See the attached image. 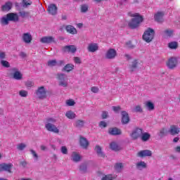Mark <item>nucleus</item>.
<instances>
[{"label": "nucleus", "mask_w": 180, "mask_h": 180, "mask_svg": "<svg viewBox=\"0 0 180 180\" xmlns=\"http://www.w3.org/2000/svg\"><path fill=\"white\" fill-rule=\"evenodd\" d=\"M9 22H19V15L16 13H9L7 15L3 16L1 19V23L4 26H8Z\"/></svg>", "instance_id": "nucleus-1"}, {"label": "nucleus", "mask_w": 180, "mask_h": 180, "mask_svg": "<svg viewBox=\"0 0 180 180\" xmlns=\"http://www.w3.org/2000/svg\"><path fill=\"white\" fill-rule=\"evenodd\" d=\"M133 18L128 22L129 29H137L140 26V23L143 22V16L139 13L133 14Z\"/></svg>", "instance_id": "nucleus-2"}, {"label": "nucleus", "mask_w": 180, "mask_h": 180, "mask_svg": "<svg viewBox=\"0 0 180 180\" xmlns=\"http://www.w3.org/2000/svg\"><path fill=\"white\" fill-rule=\"evenodd\" d=\"M154 34H155L154 30L152 28H148L143 35V39L146 41V43H150L152 41L153 39H154Z\"/></svg>", "instance_id": "nucleus-3"}, {"label": "nucleus", "mask_w": 180, "mask_h": 180, "mask_svg": "<svg viewBox=\"0 0 180 180\" xmlns=\"http://www.w3.org/2000/svg\"><path fill=\"white\" fill-rule=\"evenodd\" d=\"M56 78L59 81L58 85L60 86H63L64 88H67V86H68V82L65 79V74L58 73L56 75Z\"/></svg>", "instance_id": "nucleus-4"}, {"label": "nucleus", "mask_w": 180, "mask_h": 180, "mask_svg": "<svg viewBox=\"0 0 180 180\" xmlns=\"http://www.w3.org/2000/svg\"><path fill=\"white\" fill-rule=\"evenodd\" d=\"M141 134H143V129L136 127L130 134V137L132 140L135 141L138 140V139H141Z\"/></svg>", "instance_id": "nucleus-5"}, {"label": "nucleus", "mask_w": 180, "mask_h": 180, "mask_svg": "<svg viewBox=\"0 0 180 180\" xmlns=\"http://www.w3.org/2000/svg\"><path fill=\"white\" fill-rule=\"evenodd\" d=\"M12 168H13V165L12 163H1L0 164V172H8V174H12Z\"/></svg>", "instance_id": "nucleus-6"}, {"label": "nucleus", "mask_w": 180, "mask_h": 180, "mask_svg": "<svg viewBox=\"0 0 180 180\" xmlns=\"http://www.w3.org/2000/svg\"><path fill=\"white\" fill-rule=\"evenodd\" d=\"M37 96L39 99H46L47 98V91H46V89L44 86H40L36 91Z\"/></svg>", "instance_id": "nucleus-7"}, {"label": "nucleus", "mask_w": 180, "mask_h": 180, "mask_svg": "<svg viewBox=\"0 0 180 180\" xmlns=\"http://www.w3.org/2000/svg\"><path fill=\"white\" fill-rule=\"evenodd\" d=\"M12 74L11 76L13 77V79H16L17 81H20V79H23V75L20 71H19V69L16 68H13L11 69Z\"/></svg>", "instance_id": "nucleus-8"}, {"label": "nucleus", "mask_w": 180, "mask_h": 180, "mask_svg": "<svg viewBox=\"0 0 180 180\" xmlns=\"http://www.w3.org/2000/svg\"><path fill=\"white\" fill-rule=\"evenodd\" d=\"M121 123L122 124H129L130 123V116L127 111H121Z\"/></svg>", "instance_id": "nucleus-9"}, {"label": "nucleus", "mask_w": 180, "mask_h": 180, "mask_svg": "<svg viewBox=\"0 0 180 180\" xmlns=\"http://www.w3.org/2000/svg\"><path fill=\"white\" fill-rule=\"evenodd\" d=\"M116 56H117V52L116 51V49H110L107 51L105 53V58H107L108 60H113V58H116Z\"/></svg>", "instance_id": "nucleus-10"}, {"label": "nucleus", "mask_w": 180, "mask_h": 180, "mask_svg": "<svg viewBox=\"0 0 180 180\" xmlns=\"http://www.w3.org/2000/svg\"><path fill=\"white\" fill-rule=\"evenodd\" d=\"M45 128L48 131H51L52 133H60V129L56 127L53 124L46 123L45 124Z\"/></svg>", "instance_id": "nucleus-11"}, {"label": "nucleus", "mask_w": 180, "mask_h": 180, "mask_svg": "<svg viewBox=\"0 0 180 180\" xmlns=\"http://www.w3.org/2000/svg\"><path fill=\"white\" fill-rule=\"evenodd\" d=\"M178 65V60L175 58H171L169 59L168 62L167 63V65L169 70H174V68H176Z\"/></svg>", "instance_id": "nucleus-12"}, {"label": "nucleus", "mask_w": 180, "mask_h": 180, "mask_svg": "<svg viewBox=\"0 0 180 180\" xmlns=\"http://www.w3.org/2000/svg\"><path fill=\"white\" fill-rule=\"evenodd\" d=\"M41 43H44V44H50L51 43H56V39L53 37H43L40 39Z\"/></svg>", "instance_id": "nucleus-13"}, {"label": "nucleus", "mask_w": 180, "mask_h": 180, "mask_svg": "<svg viewBox=\"0 0 180 180\" xmlns=\"http://www.w3.org/2000/svg\"><path fill=\"white\" fill-rule=\"evenodd\" d=\"M108 134L110 136H120L122 135V129L117 127H111L108 129Z\"/></svg>", "instance_id": "nucleus-14"}, {"label": "nucleus", "mask_w": 180, "mask_h": 180, "mask_svg": "<svg viewBox=\"0 0 180 180\" xmlns=\"http://www.w3.org/2000/svg\"><path fill=\"white\" fill-rule=\"evenodd\" d=\"M153 155V152L150 150H141L137 153V157L141 158H144V157H151Z\"/></svg>", "instance_id": "nucleus-15"}, {"label": "nucleus", "mask_w": 180, "mask_h": 180, "mask_svg": "<svg viewBox=\"0 0 180 180\" xmlns=\"http://www.w3.org/2000/svg\"><path fill=\"white\" fill-rule=\"evenodd\" d=\"M168 133H169L171 136H176V134H179L180 129L176 125H172L170 126Z\"/></svg>", "instance_id": "nucleus-16"}, {"label": "nucleus", "mask_w": 180, "mask_h": 180, "mask_svg": "<svg viewBox=\"0 0 180 180\" xmlns=\"http://www.w3.org/2000/svg\"><path fill=\"white\" fill-rule=\"evenodd\" d=\"M22 41L26 43V44L32 43V40H33V37H32V34H30V32L24 33L22 34Z\"/></svg>", "instance_id": "nucleus-17"}, {"label": "nucleus", "mask_w": 180, "mask_h": 180, "mask_svg": "<svg viewBox=\"0 0 180 180\" xmlns=\"http://www.w3.org/2000/svg\"><path fill=\"white\" fill-rule=\"evenodd\" d=\"M77 51V47L74 45L65 46L63 48V53H75Z\"/></svg>", "instance_id": "nucleus-18"}, {"label": "nucleus", "mask_w": 180, "mask_h": 180, "mask_svg": "<svg viewBox=\"0 0 180 180\" xmlns=\"http://www.w3.org/2000/svg\"><path fill=\"white\" fill-rule=\"evenodd\" d=\"M154 19L158 23H162L164 22V12L159 11L154 15Z\"/></svg>", "instance_id": "nucleus-19"}, {"label": "nucleus", "mask_w": 180, "mask_h": 180, "mask_svg": "<svg viewBox=\"0 0 180 180\" xmlns=\"http://www.w3.org/2000/svg\"><path fill=\"white\" fill-rule=\"evenodd\" d=\"M87 50L90 53H95V51H98V50H99V46H98V44L91 43L89 44Z\"/></svg>", "instance_id": "nucleus-20"}, {"label": "nucleus", "mask_w": 180, "mask_h": 180, "mask_svg": "<svg viewBox=\"0 0 180 180\" xmlns=\"http://www.w3.org/2000/svg\"><path fill=\"white\" fill-rule=\"evenodd\" d=\"M79 144L83 148H88V146H89V141H88L86 138L81 136L79 139Z\"/></svg>", "instance_id": "nucleus-21"}, {"label": "nucleus", "mask_w": 180, "mask_h": 180, "mask_svg": "<svg viewBox=\"0 0 180 180\" xmlns=\"http://www.w3.org/2000/svg\"><path fill=\"white\" fill-rule=\"evenodd\" d=\"M57 9L56 4H51L48 6V12L51 15H57Z\"/></svg>", "instance_id": "nucleus-22"}, {"label": "nucleus", "mask_w": 180, "mask_h": 180, "mask_svg": "<svg viewBox=\"0 0 180 180\" xmlns=\"http://www.w3.org/2000/svg\"><path fill=\"white\" fill-rule=\"evenodd\" d=\"M79 171L81 174H86L88 172V163L84 162L79 165Z\"/></svg>", "instance_id": "nucleus-23"}, {"label": "nucleus", "mask_w": 180, "mask_h": 180, "mask_svg": "<svg viewBox=\"0 0 180 180\" xmlns=\"http://www.w3.org/2000/svg\"><path fill=\"white\" fill-rule=\"evenodd\" d=\"M95 151L98 155V157H101V158H105V153L102 151V148L99 146V145L96 146Z\"/></svg>", "instance_id": "nucleus-24"}, {"label": "nucleus", "mask_w": 180, "mask_h": 180, "mask_svg": "<svg viewBox=\"0 0 180 180\" xmlns=\"http://www.w3.org/2000/svg\"><path fill=\"white\" fill-rule=\"evenodd\" d=\"M71 157L72 160L74 162H79V161H81V155L78 154L77 152H72Z\"/></svg>", "instance_id": "nucleus-25"}, {"label": "nucleus", "mask_w": 180, "mask_h": 180, "mask_svg": "<svg viewBox=\"0 0 180 180\" xmlns=\"http://www.w3.org/2000/svg\"><path fill=\"white\" fill-rule=\"evenodd\" d=\"M137 65H139V60L137 59H135L131 62V64L129 65V70L131 72L136 71Z\"/></svg>", "instance_id": "nucleus-26"}, {"label": "nucleus", "mask_w": 180, "mask_h": 180, "mask_svg": "<svg viewBox=\"0 0 180 180\" xmlns=\"http://www.w3.org/2000/svg\"><path fill=\"white\" fill-rule=\"evenodd\" d=\"M12 9V3L11 1L6 2L4 5L1 6V11L3 12H6Z\"/></svg>", "instance_id": "nucleus-27"}, {"label": "nucleus", "mask_w": 180, "mask_h": 180, "mask_svg": "<svg viewBox=\"0 0 180 180\" xmlns=\"http://www.w3.org/2000/svg\"><path fill=\"white\" fill-rule=\"evenodd\" d=\"M65 29L66 32L70 34H77V29H75V27H74L72 25H67Z\"/></svg>", "instance_id": "nucleus-28"}, {"label": "nucleus", "mask_w": 180, "mask_h": 180, "mask_svg": "<svg viewBox=\"0 0 180 180\" xmlns=\"http://www.w3.org/2000/svg\"><path fill=\"white\" fill-rule=\"evenodd\" d=\"M75 67V66H74V65L68 63L62 69V71L65 72H70V71L74 70Z\"/></svg>", "instance_id": "nucleus-29"}, {"label": "nucleus", "mask_w": 180, "mask_h": 180, "mask_svg": "<svg viewBox=\"0 0 180 180\" xmlns=\"http://www.w3.org/2000/svg\"><path fill=\"white\" fill-rule=\"evenodd\" d=\"M149 139H151V134H148V132H143L141 135V140L142 141H148Z\"/></svg>", "instance_id": "nucleus-30"}, {"label": "nucleus", "mask_w": 180, "mask_h": 180, "mask_svg": "<svg viewBox=\"0 0 180 180\" xmlns=\"http://www.w3.org/2000/svg\"><path fill=\"white\" fill-rule=\"evenodd\" d=\"M145 108L147 110L151 111L155 109V105L151 101H146L145 103Z\"/></svg>", "instance_id": "nucleus-31"}, {"label": "nucleus", "mask_w": 180, "mask_h": 180, "mask_svg": "<svg viewBox=\"0 0 180 180\" xmlns=\"http://www.w3.org/2000/svg\"><path fill=\"white\" fill-rule=\"evenodd\" d=\"M136 169L141 171V169H144V168H147V164L143 161H141L136 165Z\"/></svg>", "instance_id": "nucleus-32"}, {"label": "nucleus", "mask_w": 180, "mask_h": 180, "mask_svg": "<svg viewBox=\"0 0 180 180\" xmlns=\"http://www.w3.org/2000/svg\"><path fill=\"white\" fill-rule=\"evenodd\" d=\"M85 124V121L82 120H77L75 122V127H77V129H82V127H84V125Z\"/></svg>", "instance_id": "nucleus-33"}, {"label": "nucleus", "mask_w": 180, "mask_h": 180, "mask_svg": "<svg viewBox=\"0 0 180 180\" xmlns=\"http://www.w3.org/2000/svg\"><path fill=\"white\" fill-rule=\"evenodd\" d=\"M110 148L113 151H119L120 150V148L119 147L117 143H116V142H112L110 144Z\"/></svg>", "instance_id": "nucleus-34"}, {"label": "nucleus", "mask_w": 180, "mask_h": 180, "mask_svg": "<svg viewBox=\"0 0 180 180\" xmlns=\"http://www.w3.org/2000/svg\"><path fill=\"white\" fill-rule=\"evenodd\" d=\"M65 116L66 117H68V119L72 120V119H75L77 115L72 110H69L66 112Z\"/></svg>", "instance_id": "nucleus-35"}, {"label": "nucleus", "mask_w": 180, "mask_h": 180, "mask_svg": "<svg viewBox=\"0 0 180 180\" xmlns=\"http://www.w3.org/2000/svg\"><path fill=\"white\" fill-rule=\"evenodd\" d=\"M158 136H159V137L161 139H162V137H165V136H167V129L165 128H162L159 131Z\"/></svg>", "instance_id": "nucleus-36"}, {"label": "nucleus", "mask_w": 180, "mask_h": 180, "mask_svg": "<svg viewBox=\"0 0 180 180\" xmlns=\"http://www.w3.org/2000/svg\"><path fill=\"white\" fill-rule=\"evenodd\" d=\"M114 168L115 170L117 171V172H120L122 169H123V163L122 162L116 163L114 166Z\"/></svg>", "instance_id": "nucleus-37"}, {"label": "nucleus", "mask_w": 180, "mask_h": 180, "mask_svg": "<svg viewBox=\"0 0 180 180\" xmlns=\"http://www.w3.org/2000/svg\"><path fill=\"white\" fill-rule=\"evenodd\" d=\"M89 8V6H88V4H82L80 7V12L82 13H86V12H88Z\"/></svg>", "instance_id": "nucleus-38"}, {"label": "nucleus", "mask_w": 180, "mask_h": 180, "mask_svg": "<svg viewBox=\"0 0 180 180\" xmlns=\"http://www.w3.org/2000/svg\"><path fill=\"white\" fill-rule=\"evenodd\" d=\"M168 47L172 49H178V42L176 41H172L169 43Z\"/></svg>", "instance_id": "nucleus-39"}, {"label": "nucleus", "mask_w": 180, "mask_h": 180, "mask_svg": "<svg viewBox=\"0 0 180 180\" xmlns=\"http://www.w3.org/2000/svg\"><path fill=\"white\" fill-rule=\"evenodd\" d=\"M0 63L2 65V67H4V68H9V67H11V64L9 63V62L5 60H1L0 61Z\"/></svg>", "instance_id": "nucleus-40"}, {"label": "nucleus", "mask_w": 180, "mask_h": 180, "mask_svg": "<svg viewBox=\"0 0 180 180\" xmlns=\"http://www.w3.org/2000/svg\"><path fill=\"white\" fill-rule=\"evenodd\" d=\"M163 33L167 36V37H172V34H174V30H165Z\"/></svg>", "instance_id": "nucleus-41"}, {"label": "nucleus", "mask_w": 180, "mask_h": 180, "mask_svg": "<svg viewBox=\"0 0 180 180\" xmlns=\"http://www.w3.org/2000/svg\"><path fill=\"white\" fill-rule=\"evenodd\" d=\"M48 67H56L57 65V60H49L47 63Z\"/></svg>", "instance_id": "nucleus-42"}, {"label": "nucleus", "mask_w": 180, "mask_h": 180, "mask_svg": "<svg viewBox=\"0 0 180 180\" xmlns=\"http://www.w3.org/2000/svg\"><path fill=\"white\" fill-rule=\"evenodd\" d=\"M27 147L26 144L21 143H19L18 145H17V149L19 151H23V150H25V148Z\"/></svg>", "instance_id": "nucleus-43"}, {"label": "nucleus", "mask_w": 180, "mask_h": 180, "mask_svg": "<svg viewBox=\"0 0 180 180\" xmlns=\"http://www.w3.org/2000/svg\"><path fill=\"white\" fill-rule=\"evenodd\" d=\"M112 109L113 112H115V113H119L120 112V110H122V107H120V105L112 106Z\"/></svg>", "instance_id": "nucleus-44"}, {"label": "nucleus", "mask_w": 180, "mask_h": 180, "mask_svg": "<svg viewBox=\"0 0 180 180\" xmlns=\"http://www.w3.org/2000/svg\"><path fill=\"white\" fill-rule=\"evenodd\" d=\"M19 15L21 16V18H27V16L30 15V13L27 11H20Z\"/></svg>", "instance_id": "nucleus-45"}, {"label": "nucleus", "mask_w": 180, "mask_h": 180, "mask_svg": "<svg viewBox=\"0 0 180 180\" xmlns=\"http://www.w3.org/2000/svg\"><path fill=\"white\" fill-rule=\"evenodd\" d=\"M126 46L128 49H134L136 47V45H134L131 43V41H128L127 42H126Z\"/></svg>", "instance_id": "nucleus-46"}, {"label": "nucleus", "mask_w": 180, "mask_h": 180, "mask_svg": "<svg viewBox=\"0 0 180 180\" xmlns=\"http://www.w3.org/2000/svg\"><path fill=\"white\" fill-rule=\"evenodd\" d=\"M66 105H68V106H74L75 101L72 99H69L66 101Z\"/></svg>", "instance_id": "nucleus-47"}, {"label": "nucleus", "mask_w": 180, "mask_h": 180, "mask_svg": "<svg viewBox=\"0 0 180 180\" xmlns=\"http://www.w3.org/2000/svg\"><path fill=\"white\" fill-rule=\"evenodd\" d=\"M20 96H22V98H26L27 96V91L25 90H21L19 91Z\"/></svg>", "instance_id": "nucleus-48"}, {"label": "nucleus", "mask_w": 180, "mask_h": 180, "mask_svg": "<svg viewBox=\"0 0 180 180\" xmlns=\"http://www.w3.org/2000/svg\"><path fill=\"white\" fill-rule=\"evenodd\" d=\"M101 117L102 119H108V117H109V112H108V111H103Z\"/></svg>", "instance_id": "nucleus-49"}, {"label": "nucleus", "mask_w": 180, "mask_h": 180, "mask_svg": "<svg viewBox=\"0 0 180 180\" xmlns=\"http://www.w3.org/2000/svg\"><path fill=\"white\" fill-rule=\"evenodd\" d=\"M101 180H113V176H112V174H108L103 176Z\"/></svg>", "instance_id": "nucleus-50"}, {"label": "nucleus", "mask_w": 180, "mask_h": 180, "mask_svg": "<svg viewBox=\"0 0 180 180\" xmlns=\"http://www.w3.org/2000/svg\"><path fill=\"white\" fill-rule=\"evenodd\" d=\"M134 112L142 113L143 109L141 108V105H136L134 108Z\"/></svg>", "instance_id": "nucleus-51"}, {"label": "nucleus", "mask_w": 180, "mask_h": 180, "mask_svg": "<svg viewBox=\"0 0 180 180\" xmlns=\"http://www.w3.org/2000/svg\"><path fill=\"white\" fill-rule=\"evenodd\" d=\"M46 123H50V124H54V123H56V122H57V120L54 119V118H48L46 120Z\"/></svg>", "instance_id": "nucleus-52"}, {"label": "nucleus", "mask_w": 180, "mask_h": 180, "mask_svg": "<svg viewBox=\"0 0 180 180\" xmlns=\"http://www.w3.org/2000/svg\"><path fill=\"white\" fill-rule=\"evenodd\" d=\"M60 151L62 154H68V149H67V147L65 146H62Z\"/></svg>", "instance_id": "nucleus-53"}, {"label": "nucleus", "mask_w": 180, "mask_h": 180, "mask_svg": "<svg viewBox=\"0 0 180 180\" xmlns=\"http://www.w3.org/2000/svg\"><path fill=\"white\" fill-rule=\"evenodd\" d=\"M30 153L31 154H32L33 157L35 158L36 160H39V155H37L36 151H34V150L31 149Z\"/></svg>", "instance_id": "nucleus-54"}, {"label": "nucleus", "mask_w": 180, "mask_h": 180, "mask_svg": "<svg viewBox=\"0 0 180 180\" xmlns=\"http://www.w3.org/2000/svg\"><path fill=\"white\" fill-rule=\"evenodd\" d=\"M98 126L99 127H108V124L105 121H101Z\"/></svg>", "instance_id": "nucleus-55"}, {"label": "nucleus", "mask_w": 180, "mask_h": 180, "mask_svg": "<svg viewBox=\"0 0 180 180\" xmlns=\"http://www.w3.org/2000/svg\"><path fill=\"white\" fill-rule=\"evenodd\" d=\"M31 4H32V1H30L29 3H27L26 0H22L23 8H27V6H29V5H31Z\"/></svg>", "instance_id": "nucleus-56"}, {"label": "nucleus", "mask_w": 180, "mask_h": 180, "mask_svg": "<svg viewBox=\"0 0 180 180\" xmlns=\"http://www.w3.org/2000/svg\"><path fill=\"white\" fill-rule=\"evenodd\" d=\"M91 92H94V94H98L99 92V88L96 86H93L91 89Z\"/></svg>", "instance_id": "nucleus-57"}, {"label": "nucleus", "mask_w": 180, "mask_h": 180, "mask_svg": "<svg viewBox=\"0 0 180 180\" xmlns=\"http://www.w3.org/2000/svg\"><path fill=\"white\" fill-rule=\"evenodd\" d=\"M6 58V53L5 52H0V60H5Z\"/></svg>", "instance_id": "nucleus-58"}, {"label": "nucleus", "mask_w": 180, "mask_h": 180, "mask_svg": "<svg viewBox=\"0 0 180 180\" xmlns=\"http://www.w3.org/2000/svg\"><path fill=\"white\" fill-rule=\"evenodd\" d=\"M74 61L76 64H81V63H82L81 58H79V57H75Z\"/></svg>", "instance_id": "nucleus-59"}, {"label": "nucleus", "mask_w": 180, "mask_h": 180, "mask_svg": "<svg viewBox=\"0 0 180 180\" xmlns=\"http://www.w3.org/2000/svg\"><path fill=\"white\" fill-rule=\"evenodd\" d=\"M25 85H26V86L30 87V86H33L34 85V83H33V82H32V81H27V82H26Z\"/></svg>", "instance_id": "nucleus-60"}, {"label": "nucleus", "mask_w": 180, "mask_h": 180, "mask_svg": "<svg viewBox=\"0 0 180 180\" xmlns=\"http://www.w3.org/2000/svg\"><path fill=\"white\" fill-rule=\"evenodd\" d=\"M20 165L23 167V168H26V166L27 165V162L26 161H21L20 162Z\"/></svg>", "instance_id": "nucleus-61"}, {"label": "nucleus", "mask_w": 180, "mask_h": 180, "mask_svg": "<svg viewBox=\"0 0 180 180\" xmlns=\"http://www.w3.org/2000/svg\"><path fill=\"white\" fill-rule=\"evenodd\" d=\"M65 62L64 60H59L58 62H57V65L58 67H61V65H64Z\"/></svg>", "instance_id": "nucleus-62"}, {"label": "nucleus", "mask_w": 180, "mask_h": 180, "mask_svg": "<svg viewBox=\"0 0 180 180\" xmlns=\"http://www.w3.org/2000/svg\"><path fill=\"white\" fill-rule=\"evenodd\" d=\"M20 57H22V58H26V53L25 52H20Z\"/></svg>", "instance_id": "nucleus-63"}, {"label": "nucleus", "mask_w": 180, "mask_h": 180, "mask_svg": "<svg viewBox=\"0 0 180 180\" xmlns=\"http://www.w3.org/2000/svg\"><path fill=\"white\" fill-rule=\"evenodd\" d=\"M179 141V137H175L173 139V143H178Z\"/></svg>", "instance_id": "nucleus-64"}]
</instances>
